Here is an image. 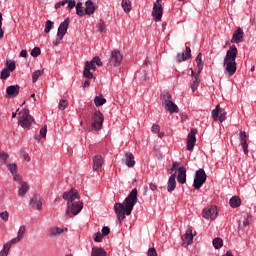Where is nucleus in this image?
Instances as JSON below:
<instances>
[{
    "label": "nucleus",
    "instance_id": "nucleus-1",
    "mask_svg": "<svg viewBox=\"0 0 256 256\" xmlns=\"http://www.w3.org/2000/svg\"><path fill=\"white\" fill-rule=\"evenodd\" d=\"M137 201V188H134L125 198L123 203H116L114 205V211L119 223L125 219V215H131L133 208L137 205Z\"/></svg>",
    "mask_w": 256,
    "mask_h": 256
},
{
    "label": "nucleus",
    "instance_id": "nucleus-2",
    "mask_svg": "<svg viewBox=\"0 0 256 256\" xmlns=\"http://www.w3.org/2000/svg\"><path fill=\"white\" fill-rule=\"evenodd\" d=\"M62 198L68 201L66 217H75V215H79V213H81L83 210V203L75 202L79 200V192H77L76 189L64 192Z\"/></svg>",
    "mask_w": 256,
    "mask_h": 256
},
{
    "label": "nucleus",
    "instance_id": "nucleus-3",
    "mask_svg": "<svg viewBox=\"0 0 256 256\" xmlns=\"http://www.w3.org/2000/svg\"><path fill=\"white\" fill-rule=\"evenodd\" d=\"M237 53H239L237 47L235 45H232L226 52V57L224 58L223 65L230 77L235 75V73L237 72V62H235V59H237Z\"/></svg>",
    "mask_w": 256,
    "mask_h": 256
},
{
    "label": "nucleus",
    "instance_id": "nucleus-4",
    "mask_svg": "<svg viewBox=\"0 0 256 256\" xmlns=\"http://www.w3.org/2000/svg\"><path fill=\"white\" fill-rule=\"evenodd\" d=\"M33 121L35 119L29 114V109L25 108L18 113V123L23 129H30Z\"/></svg>",
    "mask_w": 256,
    "mask_h": 256
},
{
    "label": "nucleus",
    "instance_id": "nucleus-5",
    "mask_svg": "<svg viewBox=\"0 0 256 256\" xmlns=\"http://www.w3.org/2000/svg\"><path fill=\"white\" fill-rule=\"evenodd\" d=\"M104 121L105 118L103 117V113L100 111L94 112L91 118V127L93 131H101Z\"/></svg>",
    "mask_w": 256,
    "mask_h": 256
},
{
    "label": "nucleus",
    "instance_id": "nucleus-6",
    "mask_svg": "<svg viewBox=\"0 0 256 256\" xmlns=\"http://www.w3.org/2000/svg\"><path fill=\"white\" fill-rule=\"evenodd\" d=\"M205 181H207V174L205 173V170L200 168L194 178L193 187L194 189H199L200 187H203Z\"/></svg>",
    "mask_w": 256,
    "mask_h": 256
},
{
    "label": "nucleus",
    "instance_id": "nucleus-7",
    "mask_svg": "<svg viewBox=\"0 0 256 256\" xmlns=\"http://www.w3.org/2000/svg\"><path fill=\"white\" fill-rule=\"evenodd\" d=\"M67 29H69V18H66L59 25L55 45H59V43H61V41H63V37H65V34L67 33Z\"/></svg>",
    "mask_w": 256,
    "mask_h": 256
},
{
    "label": "nucleus",
    "instance_id": "nucleus-8",
    "mask_svg": "<svg viewBox=\"0 0 256 256\" xmlns=\"http://www.w3.org/2000/svg\"><path fill=\"white\" fill-rule=\"evenodd\" d=\"M109 63L111 67H119V65L123 63V54H121V51L113 50L110 55Z\"/></svg>",
    "mask_w": 256,
    "mask_h": 256
},
{
    "label": "nucleus",
    "instance_id": "nucleus-9",
    "mask_svg": "<svg viewBox=\"0 0 256 256\" xmlns=\"http://www.w3.org/2000/svg\"><path fill=\"white\" fill-rule=\"evenodd\" d=\"M212 117L214 121H220L223 123L227 119V112L221 109V106L217 105L216 108L212 111Z\"/></svg>",
    "mask_w": 256,
    "mask_h": 256
},
{
    "label": "nucleus",
    "instance_id": "nucleus-10",
    "mask_svg": "<svg viewBox=\"0 0 256 256\" xmlns=\"http://www.w3.org/2000/svg\"><path fill=\"white\" fill-rule=\"evenodd\" d=\"M217 215V206L207 207L202 212V217H204V219H210L211 221H213V219H216Z\"/></svg>",
    "mask_w": 256,
    "mask_h": 256
},
{
    "label": "nucleus",
    "instance_id": "nucleus-11",
    "mask_svg": "<svg viewBox=\"0 0 256 256\" xmlns=\"http://www.w3.org/2000/svg\"><path fill=\"white\" fill-rule=\"evenodd\" d=\"M152 16L154 21L159 22L163 17V6L160 2H155L153 5Z\"/></svg>",
    "mask_w": 256,
    "mask_h": 256
},
{
    "label": "nucleus",
    "instance_id": "nucleus-12",
    "mask_svg": "<svg viewBox=\"0 0 256 256\" xmlns=\"http://www.w3.org/2000/svg\"><path fill=\"white\" fill-rule=\"evenodd\" d=\"M195 135H197V130L195 128H192L190 130V133L187 136L188 151H193V148L195 147V143H197V138L195 137Z\"/></svg>",
    "mask_w": 256,
    "mask_h": 256
},
{
    "label": "nucleus",
    "instance_id": "nucleus-13",
    "mask_svg": "<svg viewBox=\"0 0 256 256\" xmlns=\"http://www.w3.org/2000/svg\"><path fill=\"white\" fill-rule=\"evenodd\" d=\"M245 37V33L243 32V29L238 27L231 39V43H243Z\"/></svg>",
    "mask_w": 256,
    "mask_h": 256
},
{
    "label": "nucleus",
    "instance_id": "nucleus-14",
    "mask_svg": "<svg viewBox=\"0 0 256 256\" xmlns=\"http://www.w3.org/2000/svg\"><path fill=\"white\" fill-rule=\"evenodd\" d=\"M30 206L33 207V209L41 211V209H43V200H41V196L34 195L30 200Z\"/></svg>",
    "mask_w": 256,
    "mask_h": 256
},
{
    "label": "nucleus",
    "instance_id": "nucleus-15",
    "mask_svg": "<svg viewBox=\"0 0 256 256\" xmlns=\"http://www.w3.org/2000/svg\"><path fill=\"white\" fill-rule=\"evenodd\" d=\"M182 241L184 247H189L193 243V230L188 229L186 230L185 234L182 236Z\"/></svg>",
    "mask_w": 256,
    "mask_h": 256
},
{
    "label": "nucleus",
    "instance_id": "nucleus-16",
    "mask_svg": "<svg viewBox=\"0 0 256 256\" xmlns=\"http://www.w3.org/2000/svg\"><path fill=\"white\" fill-rule=\"evenodd\" d=\"M178 183H181L182 185L184 183H187V170L185 167L178 168V176H177Z\"/></svg>",
    "mask_w": 256,
    "mask_h": 256
},
{
    "label": "nucleus",
    "instance_id": "nucleus-17",
    "mask_svg": "<svg viewBox=\"0 0 256 256\" xmlns=\"http://www.w3.org/2000/svg\"><path fill=\"white\" fill-rule=\"evenodd\" d=\"M21 87L19 85H11L6 88V94L8 97H17L19 95V90Z\"/></svg>",
    "mask_w": 256,
    "mask_h": 256
},
{
    "label": "nucleus",
    "instance_id": "nucleus-18",
    "mask_svg": "<svg viewBox=\"0 0 256 256\" xmlns=\"http://www.w3.org/2000/svg\"><path fill=\"white\" fill-rule=\"evenodd\" d=\"M103 156L97 155L93 158V169L94 171H101L103 167Z\"/></svg>",
    "mask_w": 256,
    "mask_h": 256
},
{
    "label": "nucleus",
    "instance_id": "nucleus-19",
    "mask_svg": "<svg viewBox=\"0 0 256 256\" xmlns=\"http://www.w3.org/2000/svg\"><path fill=\"white\" fill-rule=\"evenodd\" d=\"M176 178H177V174L175 173L169 177L168 187H167L168 193H173V191H175V188L177 187V181L175 180Z\"/></svg>",
    "mask_w": 256,
    "mask_h": 256
},
{
    "label": "nucleus",
    "instance_id": "nucleus-20",
    "mask_svg": "<svg viewBox=\"0 0 256 256\" xmlns=\"http://www.w3.org/2000/svg\"><path fill=\"white\" fill-rule=\"evenodd\" d=\"M187 59H191V48L189 46H186L185 53L177 54L176 57L178 63H181L182 61H187Z\"/></svg>",
    "mask_w": 256,
    "mask_h": 256
},
{
    "label": "nucleus",
    "instance_id": "nucleus-21",
    "mask_svg": "<svg viewBox=\"0 0 256 256\" xmlns=\"http://www.w3.org/2000/svg\"><path fill=\"white\" fill-rule=\"evenodd\" d=\"M162 99V105L166 109L173 103V98L171 97V94L169 92H164L161 96Z\"/></svg>",
    "mask_w": 256,
    "mask_h": 256
},
{
    "label": "nucleus",
    "instance_id": "nucleus-22",
    "mask_svg": "<svg viewBox=\"0 0 256 256\" xmlns=\"http://www.w3.org/2000/svg\"><path fill=\"white\" fill-rule=\"evenodd\" d=\"M85 7V15H93V13H95V4L93 3V1H86Z\"/></svg>",
    "mask_w": 256,
    "mask_h": 256
},
{
    "label": "nucleus",
    "instance_id": "nucleus-23",
    "mask_svg": "<svg viewBox=\"0 0 256 256\" xmlns=\"http://www.w3.org/2000/svg\"><path fill=\"white\" fill-rule=\"evenodd\" d=\"M101 67V65H103V62H101V58H99L98 56L94 57L91 62H88V69H92L95 70L96 66Z\"/></svg>",
    "mask_w": 256,
    "mask_h": 256
},
{
    "label": "nucleus",
    "instance_id": "nucleus-24",
    "mask_svg": "<svg viewBox=\"0 0 256 256\" xmlns=\"http://www.w3.org/2000/svg\"><path fill=\"white\" fill-rule=\"evenodd\" d=\"M125 157L127 167H135V156L132 153H126Z\"/></svg>",
    "mask_w": 256,
    "mask_h": 256
},
{
    "label": "nucleus",
    "instance_id": "nucleus-25",
    "mask_svg": "<svg viewBox=\"0 0 256 256\" xmlns=\"http://www.w3.org/2000/svg\"><path fill=\"white\" fill-rule=\"evenodd\" d=\"M201 75V73L197 72V74L194 76V81L191 85V90L193 91V93H195V91H197L198 87H199V83H201V79L199 78Z\"/></svg>",
    "mask_w": 256,
    "mask_h": 256
},
{
    "label": "nucleus",
    "instance_id": "nucleus-26",
    "mask_svg": "<svg viewBox=\"0 0 256 256\" xmlns=\"http://www.w3.org/2000/svg\"><path fill=\"white\" fill-rule=\"evenodd\" d=\"M92 256H107V252L103 248L94 247L91 252Z\"/></svg>",
    "mask_w": 256,
    "mask_h": 256
},
{
    "label": "nucleus",
    "instance_id": "nucleus-27",
    "mask_svg": "<svg viewBox=\"0 0 256 256\" xmlns=\"http://www.w3.org/2000/svg\"><path fill=\"white\" fill-rule=\"evenodd\" d=\"M229 205L230 207L236 209V207H239V205H241V198H239V196H233L229 201Z\"/></svg>",
    "mask_w": 256,
    "mask_h": 256
},
{
    "label": "nucleus",
    "instance_id": "nucleus-28",
    "mask_svg": "<svg viewBox=\"0 0 256 256\" xmlns=\"http://www.w3.org/2000/svg\"><path fill=\"white\" fill-rule=\"evenodd\" d=\"M83 75L86 79H93V73L91 72V69H89V61H86L85 63Z\"/></svg>",
    "mask_w": 256,
    "mask_h": 256
},
{
    "label": "nucleus",
    "instance_id": "nucleus-29",
    "mask_svg": "<svg viewBox=\"0 0 256 256\" xmlns=\"http://www.w3.org/2000/svg\"><path fill=\"white\" fill-rule=\"evenodd\" d=\"M27 191H29V185H27V182H21V187L18 190V195L20 197H23Z\"/></svg>",
    "mask_w": 256,
    "mask_h": 256
},
{
    "label": "nucleus",
    "instance_id": "nucleus-30",
    "mask_svg": "<svg viewBox=\"0 0 256 256\" xmlns=\"http://www.w3.org/2000/svg\"><path fill=\"white\" fill-rule=\"evenodd\" d=\"M94 103L97 107H101L107 103V99L103 98V94H100L94 98Z\"/></svg>",
    "mask_w": 256,
    "mask_h": 256
},
{
    "label": "nucleus",
    "instance_id": "nucleus-31",
    "mask_svg": "<svg viewBox=\"0 0 256 256\" xmlns=\"http://www.w3.org/2000/svg\"><path fill=\"white\" fill-rule=\"evenodd\" d=\"M76 14L78 15V17H84V15H85V7H83V3L82 2H78L76 4Z\"/></svg>",
    "mask_w": 256,
    "mask_h": 256
},
{
    "label": "nucleus",
    "instance_id": "nucleus-32",
    "mask_svg": "<svg viewBox=\"0 0 256 256\" xmlns=\"http://www.w3.org/2000/svg\"><path fill=\"white\" fill-rule=\"evenodd\" d=\"M203 54L199 53L196 57V65H197V69H198V73H201V71H203Z\"/></svg>",
    "mask_w": 256,
    "mask_h": 256
},
{
    "label": "nucleus",
    "instance_id": "nucleus-33",
    "mask_svg": "<svg viewBox=\"0 0 256 256\" xmlns=\"http://www.w3.org/2000/svg\"><path fill=\"white\" fill-rule=\"evenodd\" d=\"M47 137V125H44L39 132V135L36 136L37 141H41Z\"/></svg>",
    "mask_w": 256,
    "mask_h": 256
},
{
    "label": "nucleus",
    "instance_id": "nucleus-34",
    "mask_svg": "<svg viewBox=\"0 0 256 256\" xmlns=\"http://www.w3.org/2000/svg\"><path fill=\"white\" fill-rule=\"evenodd\" d=\"M122 9L125 13H130L132 9L131 0H122Z\"/></svg>",
    "mask_w": 256,
    "mask_h": 256
},
{
    "label": "nucleus",
    "instance_id": "nucleus-35",
    "mask_svg": "<svg viewBox=\"0 0 256 256\" xmlns=\"http://www.w3.org/2000/svg\"><path fill=\"white\" fill-rule=\"evenodd\" d=\"M161 131V126L157 125V124H154L152 126V133H158V137L159 139H163V137L165 136V134L163 132H160Z\"/></svg>",
    "mask_w": 256,
    "mask_h": 256
},
{
    "label": "nucleus",
    "instance_id": "nucleus-36",
    "mask_svg": "<svg viewBox=\"0 0 256 256\" xmlns=\"http://www.w3.org/2000/svg\"><path fill=\"white\" fill-rule=\"evenodd\" d=\"M63 228H59V227H52L50 228V235L52 237H57V235H61V233H63Z\"/></svg>",
    "mask_w": 256,
    "mask_h": 256
},
{
    "label": "nucleus",
    "instance_id": "nucleus-37",
    "mask_svg": "<svg viewBox=\"0 0 256 256\" xmlns=\"http://www.w3.org/2000/svg\"><path fill=\"white\" fill-rule=\"evenodd\" d=\"M165 109L169 111V113H179V107L173 102Z\"/></svg>",
    "mask_w": 256,
    "mask_h": 256
},
{
    "label": "nucleus",
    "instance_id": "nucleus-38",
    "mask_svg": "<svg viewBox=\"0 0 256 256\" xmlns=\"http://www.w3.org/2000/svg\"><path fill=\"white\" fill-rule=\"evenodd\" d=\"M44 73V70H36L32 75L33 83H37V79H39V77H41Z\"/></svg>",
    "mask_w": 256,
    "mask_h": 256
},
{
    "label": "nucleus",
    "instance_id": "nucleus-39",
    "mask_svg": "<svg viewBox=\"0 0 256 256\" xmlns=\"http://www.w3.org/2000/svg\"><path fill=\"white\" fill-rule=\"evenodd\" d=\"M212 243L215 249H221L223 247V240L221 238H215Z\"/></svg>",
    "mask_w": 256,
    "mask_h": 256
},
{
    "label": "nucleus",
    "instance_id": "nucleus-40",
    "mask_svg": "<svg viewBox=\"0 0 256 256\" xmlns=\"http://www.w3.org/2000/svg\"><path fill=\"white\" fill-rule=\"evenodd\" d=\"M8 77H11V71H9V69L4 68L1 73H0V79H7Z\"/></svg>",
    "mask_w": 256,
    "mask_h": 256
},
{
    "label": "nucleus",
    "instance_id": "nucleus-41",
    "mask_svg": "<svg viewBox=\"0 0 256 256\" xmlns=\"http://www.w3.org/2000/svg\"><path fill=\"white\" fill-rule=\"evenodd\" d=\"M68 105H69V102L67 101V100H60V102H59V106H58V109L60 110V111H65L66 109H67V107H68Z\"/></svg>",
    "mask_w": 256,
    "mask_h": 256
},
{
    "label": "nucleus",
    "instance_id": "nucleus-42",
    "mask_svg": "<svg viewBox=\"0 0 256 256\" xmlns=\"http://www.w3.org/2000/svg\"><path fill=\"white\" fill-rule=\"evenodd\" d=\"M54 25H55V23H53V21L48 20V21L46 22V25H45V30H44L45 33H50V32H51V29H53Z\"/></svg>",
    "mask_w": 256,
    "mask_h": 256
},
{
    "label": "nucleus",
    "instance_id": "nucleus-43",
    "mask_svg": "<svg viewBox=\"0 0 256 256\" xmlns=\"http://www.w3.org/2000/svg\"><path fill=\"white\" fill-rule=\"evenodd\" d=\"M6 69H8V71L13 72V70L15 69V61H11V60H6Z\"/></svg>",
    "mask_w": 256,
    "mask_h": 256
},
{
    "label": "nucleus",
    "instance_id": "nucleus-44",
    "mask_svg": "<svg viewBox=\"0 0 256 256\" xmlns=\"http://www.w3.org/2000/svg\"><path fill=\"white\" fill-rule=\"evenodd\" d=\"M25 231H27V227L20 226L19 230H18V234L17 237H19L20 239H22L23 237H25Z\"/></svg>",
    "mask_w": 256,
    "mask_h": 256
},
{
    "label": "nucleus",
    "instance_id": "nucleus-45",
    "mask_svg": "<svg viewBox=\"0 0 256 256\" xmlns=\"http://www.w3.org/2000/svg\"><path fill=\"white\" fill-rule=\"evenodd\" d=\"M41 55V48L35 47L31 50L32 57H39Z\"/></svg>",
    "mask_w": 256,
    "mask_h": 256
},
{
    "label": "nucleus",
    "instance_id": "nucleus-46",
    "mask_svg": "<svg viewBox=\"0 0 256 256\" xmlns=\"http://www.w3.org/2000/svg\"><path fill=\"white\" fill-rule=\"evenodd\" d=\"M240 143H247V133L245 131H241L239 134Z\"/></svg>",
    "mask_w": 256,
    "mask_h": 256
},
{
    "label": "nucleus",
    "instance_id": "nucleus-47",
    "mask_svg": "<svg viewBox=\"0 0 256 256\" xmlns=\"http://www.w3.org/2000/svg\"><path fill=\"white\" fill-rule=\"evenodd\" d=\"M94 241L96 243H101V241H103V234H101V232H97L94 234Z\"/></svg>",
    "mask_w": 256,
    "mask_h": 256
},
{
    "label": "nucleus",
    "instance_id": "nucleus-48",
    "mask_svg": "<svg viewBox=\"0 0 256 256\" xmlns=\"http://www.w3.org/2000/svg\"><path fill=\"white\" fill-rule=\"evenodd\" d=\"M8 169L12 175H15V173H17V164H15V163L9 164Z\"/></svg>",
    "mask_w": 256,
    "mask_h": 256
},
{
    "label": "nucleus",
    "instance_id": "nucleus-49",
    "mask_svg": "<svg viewBox=\"0 0 256 256\" xmlns=\"http://www.w3.org/2000/svg\"><path fill=\"white\" fill-rule=\"evenodd\" d=\"M0 219H2V221H9V212L8 211L1 212Z\"/></svg>",
    "mask_w": 256,
    "mask_h": 256
},
{
    "label": "nucleus",
    "instance_id": "nucleus-50",
    "mask_svg": "<svg viewBox=\"0 0 256 256\" xmlns=\"http://www.w3.org/2000/svg\"><path fill=\"white\" fill-rule=\"evenodd\" d=\"M109 233H111V229H109V227H107V226H104L102 228V236L107 237V235H109Z\"/></svg>",
    "mask_w": 256,
    "mask_h": 256
},
{
    "label": "nucleus",
    "instance_id": "nucleus-51",
    "mask_svg": "<svg viewBox=\"0 0 256 256\" xmlns=\"http://www.w3.org/2000/svg\"><path fill=\"white\" fill-rule=\"evenodd\" d=\"M0 159H1L2 161H4L5 163H7V159H9V154L0 151Z\"/></svg>",
    "mask_w": 256,
    "mask_h": 256
},
{
    "label": "nucleus",
    "instance_id": "nucleus-52",
    "mask_svg": "<svg viewBox=\"0 0 256 256\" xmlns=\"http://www.w3.org/2000/svg\"><path fill=\"white\" fill-rule=\"evenodd\" d=\"M241 145L243 152L245 153V155H247L249 153V144H247V142H242Z\"/></svg>",
    "mask_w": 256,
    "mask_h": 256
},
{
    "label": "nucleus",
    "instance_id": "nucleus-53",
    "mask_svg": "<svg viewBox=\"0 0 256 256\" xmlns=\"http://www.w3.org/2000/svg\"><path fill=\"white\" fill-rule=\"evenodd\" d=\"M107 29V25H105V22H101L99 25H98V31H100V33H103V31H105Z\"/></svg>",
    "mask_w": 256,
    "mask_h": 256
},
{
    "label": "nucleus",
    "instance_id": "nucleus-54",
    "mask_svg": "<svg viewBox=\"0 0 256 256\" xmlns=\"http://www.w3.org/2000/svg\"><path fill=\"white\" fill-rule=\"evenodd\" d=\"M68 3V9H73L74 7L77 6L75 0H66Z\"/></svg>",
    "mask_w": 256,
    "mask_h": 256
},
{
    "label": "nucleus",
    "instance_id": "nucleus-55",
    "mask_svg": "<svg viewBox=\"0 0 256 256\" xmlns=\"http://www.w3.org/2000/svg\"><path fill=\"white\" fill-rule=\"evenodd\" d=\"M13 175V179L14 181H16L17 183H21V181L23 180V178L21 177V175L17 174V172Z\"/></svg>",
    "mask_w": 256,
    "mask_h": 256
},
{
    "label": "nucleus",
    "instance_id": "nucleus-56",
    "mask_svg": "<svg viewBox=\"0 0 256 256\" xmlns=\"http://www.w3.org/2000/svg\"><path fill=\"white\" fill-rule=\"evenodd\" d=\"M148 256H157V250H155V248H150L148 250Z\"/></svg>",
    "mask_w": 256,
    "mask_h": 256
},
{
    "label": "nucleus",
    "instance_id": "nucleus-57",
    "mask_svg": "<svg viewBox=\"0 0 256 256\" xmlns=\"http://www.w3.org/2000/svg\"><path fill=\"white\" fill-rule=\"evenodd\" d=\"M11 246L12 245L10 243L4 244L2 251L6 252V253H9V250L11 249Z\"/></svg>",
    "mask_w": 256,
    "mask_h": 256
},
{
    "label": "nucleus",
    "instance_id": "nucleus-58",
    "mask_svg": "<svg viewBox=\"0 0 256 256\" xmlns=\"http://www.w3.org/2000/svg\"><path fill=\"white\" fill-rule=\"evenodd\" d=\"M19 241H21V238L19 236H17L16 238H13L9 243L11 245H15V244L19 243Z\"/></svg>",
    "mask_w": 256,
    "mask_h": 256
},
{
    "label": "nucleus",
    "instance_id": "nucleus-59",
    "mask_svg": "<svg viewBox=\"0 0 256 256\" xmlns=\"http://www.w3.org/2000/svg\"><path fill=\"white\" fill-rule=\"evenodd\" d=\"M64 5H67V1H66V0L61 1V2H58V3L55 5V8H56V9H59V7H63Z\"/></svg>",
    "mask_w": 256,
    "mask_h": 256
},
{
    "label": "nucleus",
    "instance_id": "nucleus-60",
    "mask_svg": "<svg viewBox=\"0 0 256 256\" xmlns=\"http://www.w3.org/2000/svg\"><path fill=\"white\" fill-rule=\"evenodd\" d=\"M23 157H24V159L26 160V161H31V157H29V154L27 153V152H24L23 153Z\"/></svg>",
    "mask_w": 256,
    "mask_h": 256
},
{
    "label": "nucleus",
    "instance_id": "nucleus-61",
    "mask_svg": "<svg viewBox=\"0 0 256 256\" xmlns=\"http://www.w3.org/2000/svg\"><path fill=\"white\" fill-rule=\"evenodd\" d=\"M150 189L151 191H157V185H155L154 183H150Z\"/></svg>",
    "mask_w": 256,
    "mask_h": 256
},
{
    "label": "nucleus",
    "instance_id": "nucleus-62",
    "mask_svg": "<svg viewBox=\"0 0 256 256\" xmlns=\"http://www.w3.org/2000/svg\"><path fill=\"white\" fill-rule=\"evenodd\" d=\"M20 57H27V50H22L20 52Z\"/></svg>",
    "mask_w": 256,
    "mask_h": 256
},
{
    "label": "nucleus",
    "instance_id": "nucleus-63",
    "mask_svg": "<svg viewBox=\"0 0 256 256\" xmlns=\"http://www.w3.org/2000/svg\"><path fill=\"white\" fill-rule=\"evenodd\" d=\"M91 85V82L89 80L84 81L83 87H89Z\"/></svg>",
    "mask_w": 256,
    "mask_h": 256
},
{
    "label": "nucleus",
    "instance_id": "nucleus-64",
    "mask_svg": "<svg viewBox=\"0 0 256 256\" xmlns=\"http://www.w3.org/2000/svg\"><path fill=\"white\" fill-rule=\"evenodd\" d=\"M9 253L5 252L4 250L0 251V256H8Z\"/></svg>",
    "mask_w": 256,
    "mask_h": 256
}]
</instances>
